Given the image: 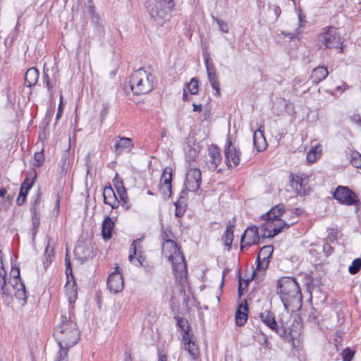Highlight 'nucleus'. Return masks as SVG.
<instances>
[{
    "label": "nucleus",
    "instance_id": "nucleus-33",
    "mask_svg": "<svg viewBox=\"0 0 361 361\" xmlns=\"http://www.w3.org/2000/svg\"><path fill=\"white\" fill-rule=\"evenodd\" d=\"M257 276H256L254 278L247 279L245 280H243V279L239 275L238 278V297L240 298L244 294L245 289L247 287L249 283L253 280V279H257Z\"/></svg>",
    "mask_w": 361,
    "mask_h": 361
},
{
    "label": "nucleus",
    "instance_id": "nucleus-24",
    "mask_svg": "<svg viewBox=\"0 0 361 361\" xmlns=\"http://www.w3.org/2000/svg\"><path fill=\"white\" fill-rule=\"evenodd\" d=\"M253 145L257 152H262L267 147V142L262 130V126L253 133Z\"/></svg>",
    "mask_w": 361,
    "mask_h": 361
},
{
    "label": "nucleus",
    "instance_id": "nucleus-61",
    "mask_svg": "<svg viewBox=\"0 0 361 361\" xmlns=\"http://www.w3.org/2000/svg\"><path fill=\"white\" fill-rule=\"evenodd\" d=\"M60 201H61V196L59 193H57L56 195V204L54 208V212H56V215L59 213V208H60Z\"/></svg>",
    "mask_w": 361,
    "mask_h": 361
},
{
    "label": "nucleus",
    "instance_id": "nucleus-51",
    "mask_svg": "<svg viewBox=\"0 0 361 361\" xmlns=\"http://www.w3.org/2000/svg\"><path fill=\"white\" fill-rule=\"evenodd\" d=\"M298 28L296 29L295 32L294 33L293 32H287L286 31H281V35H283L284 37H287L289 38L290 41H292L295 39L298 38L299 32H298Z\"/></svg>",
    "mask_w": 361,
    "mask_h": 361
},
{
    "label": "nucleus",
    "instance_id": "nucleus-54",
    "mask_svg": "<svg viewBox=\"0 0 361 361\" xmlns=\"http://www.w3.org/2000/svg\"><path fill=\"white\" fill-rule=\"evenodd\" d=\"M196 157H197V152H196L195 149L190 148L186 154V157L190 161H193L195 159Z\"/></svg>",
    "mask_w": 361,
    "mask_h": 361
},
{
    "label": "nucleus",
    "instance_id": "nucleus-38",
    "mask_svg": "<svg viewBox=\"0 0 361 361\" xmlns=\"http://www.w3.org/2000/svg\"><path fill=\"white\" fill-rule=\"evenodd\" d=\"M198 79L192 78L189 84H188V91L191 94H197L198 92Z\"/></svg>",
    "mask_w": 361,
    "mask_h": 361
},
{
    "label": "nucleus",
    "instance_id": "nucleus-52",
    "mask_svg": "<svg viewBox=\"0 0 361 361\" xmlns=\"http://www.w3.org/2000/svg\"><path fill=\"white\" fill-rule=\"evenodd\" d=\"M281 228L279 226H272V228L271 229V231L267 233V238H274V236L279 235L281 233Z\"/></svg>",
    "mask_w": 361,
    "mask_h": 361
},
{
    "label": "nucleus",
    "instance_id": "nucleus-9",
    "mask_svg": "<svg viewBox=\"0 0 361 361\" xmlns=\"http://www.w3.org/2000/svg\"><path fill=\"white\" fill-rule=\"evenodd\" d=\"M319 42L321 43V46H324L325 49L339 48V52L343 51L341 38L336 35L334 27L326 28L325 32L319 37Z\"/></svg>",
    "mask_w": 361,
    "mask_h": 361
},
{
    "label": "nucleus",
    "instance_id": "nucleus-62",
    "mask_svg": "<svg viewBox=\"0 0 361 361\" xmlns=\"http://www.w3.org/2000/svg\"><path fill=\"white\" fill-rule=\"evenodd\" d=\"M54 257V248L51 247L49 243L46 247L44 256H50Z\"/></svg>",
    "mask_w": 361,
    "mask_h": 361
},
{
    "label": "nucleus",
    "instance_id": "nucleus-17",
    "mask_svg": "<svg viewBox=\"0 0 361 361\" xmlns=\"http://www.w3.org/2000/svg\"><path fill=\"white\" fill-rule=\"evenodd\" d=\"M185 185H188L193 192H197L202 183V174L198 169H191L186 174Z\"/></svg>",
    "mask_w": 361,
    "mask_h": 361
},
{
    "label": "nucleus",
    "instance_id": "nucleus-2",
    "mask_svg": "<svg viewBox=\"0 0 361 361\" xmlns=\"http://www.w3.org/2000/svg\"><path fill=\"white\" fill-rule=\"evenodd\" d=\"M174 6L173 0H147L145 3L151 18L158 24L169 20Z\"/></svg>",
    "mask_w": 361,
    "mask_h": 361
},
{
    "label": "nucleus",
    "instance_id": "nucleus-30",
    "mask_svg": "<svg viewBox=\"0 0 361 361\" xmlns=\"http://www.w3.org/2000/svg\"><path fill=\"white\" fill-rule=\"evenodd\" d=\"M30 212H32V238L33 239L35 238V235L37 233L38 228L40 225V219L39 215L37 214V208H30Z\"/></svg>",
    "mask_w": 361,
    "mask_h": 361
},
{
    "label": "nucleus",
    "instance_id": "nucleus-42",
    "mask_svg": "<svg viewBox=\"0 0 361 361\" xmlns=\"http://www.w3.org/2000/svg\"><path fill=\"white\" fill-rule=\"evenodd\" d=\"M174 319L176 321L177 326L180 329L181 331L187 328V326H190L188 324V320L182 317L176 316L174 317Z\"/></svg>",
    "mask_w": 361,
    "mask_h": 361
},
{
    "label": "nucleus",
    "instance_id": "nucleus-46",
    "mask_svg": "<svg viewBox=\"0 0 361 361\" xmlns=\"http://www.w3.org/2000/svg\"><path fill=\"white\" fill-rule=\"evenodd\" d=\"M351 164L353 166L361 169V154L357 152L353 153Z\"/></svg>",
    "mask_w": 361,
    "mask_h": 361
},
{
    "label": "nucleus",
    "instance_id": "nucleus-40",
    "mask_svg": "<svg viewBox=\"0 0 361 361\" xmlns=\"http://www.w3.org/2000/svg\"><path fill=\"white\" fill-rule=\"evenodd\" d=\"M212 18H213L214 21H215L217 23L219 30H221L224 33L228 32L229 28H228V25L226 22H225L221 19H219L218 18L214 17V16H212Z\"/></svg>",
    "mask_w": 361,
    "mask_h": 361
},
{
    "label": "nucleus",
    "instance_id": "nucleus-41",
    "mask_svg": "<svg viewBox=\"0 0 361 361\" xmlns=\"http://www.w3.org/2000/svg\"><path fill=\"white\" fill-rule=\"evenodd\" d=\"M113 183L117 192L126 189L123 179L118 175V173L116 174L113 179Z\"/></svg>",
    "mask_w": 361,
    "mask_h": 361
},
{
    "label": "nucleus",
    "instance_id": "nucleus-6",
    "mask_svg": "<svg viewBox=\"0 0 361 361\" xmlns=\"http://www.w3.org/2000/svg\"><path fill=\"white\" fill-rule=\"evenodd\" d=\"M333 197L339 203L348 206L360 207L361 202L356 193L348 186L338 185L333 192Z\"/></svg>",
    "mask_w": 361,
    "mask_h": 361
},
{
    "label": "nucleus",
    "instance_id": "nucleus-53",
    "mask_svg": "<svg viewBox=\"0 0 361 361\" xmlns=\"http://www.w3.org/2000/svg\"><path fill=\"white\" fill-rule=\"evenodd\" d=\"M108 113V105L106 104H103V109L99 114L100 122L102 123Z\"/></svg>",
    "mask_w": 361,
    "mask_h": 361
},
{
    "label": "nucleus",
    "instance_id": "nucleus-23",
    "mask_svg": "<svg viewBox=\"0 0 361 361\" xmlns=\"http://www.w3.org/2000/svg\"><path fill=\"white\" fill-rule=\"evenodd\" d=\"M235 324L238 326H243L248 318V306L247 300H245L244 302L238 305L235 312Z\"/></svg>",
    "mask_w": 361,
    "mask_h": 361
},
{
    "label": "nucleus",
    "instance_id": "nucleus-13",
    "mask_svg": "<svg viewBox=\"0 0 361 361\" xmlns=\"http://www.w3.org/2000/svg\"><path fill=\"white\" fill-rule=\"evenodd\" d=\"M182 339L184 342L185 349L193 359H195L198 355V348L192 341L193 334L190 326L181 331Z\"/></svg>",
    "mask_w": 361,
    "mask_h": 361
},
{
    "label": "nucleus",
    "instance_id": "nucleus-1",
    "mask_svg": "<svg viewBox=\"0 0 361 361\" xmlns=\"http://www.w3.org/2000/svg\"><path fill=\"white\" fill-rule=\"evenodd\" d=\"M53 336L60 347L55 361H61L66 356L68 349L78 343L80 334L76 323L62 315L61 324L55 327Z\"/></svg>",
    "mask_w": 361,
    "mask_h": 361
},
{
    "label": "nucleus",
    "instance_id": "nucleus-18",
    "mask_svg": "<svg viewBox=\"0 0 361 361\" xmlns=\"http://www.w3.org/2000/svg\"><path fill=\"white\" fill-rule=\"evenodd\" d=\"M37 178V173L35 172V175L32 178H29L26 177V178L23 181L20 185L18 197L16 200V204L18 206H22L26 201L27 195L29 190L33 186L35 180Z\"/></svg>",
    "mask_w": 361,
    "mask_h": 361
},
{
    "label": "nucleus",
    "instance_id": "nucleus-8",
    "mask_svg": "<svg viewBox=\"0 0 361 361\" xmlns=\"http://www.w3.org/2000/svg\"><path fill=\"white\" fill-rule=\"evenodd\" d=\"M10 274L13 277L11 286H9L11 291L15 290L14 296L18 300H23V305H25L27 302L26 290L20 276L19 268L13 267Z\"/></svg>",
    "mask_w": 361,
    "mask_h": 361
},
{
    "label": "nucleus",
    "instance_id": "nucleus-49",
    "mask_svg": "<svg viewBox=\"0 0 361 361\" xmlns=\"http://www.w3.org/2000/svg\"><path fill=\"white\" fill-rule=\"evenodd\" d=\"M62 99H63V97H62V94L61 93L60 94V103L58 106L57 114L56 116V122H57L61 118L63 111L64 106L63 104Z\"/></svg>",
    "mask_w": 361,
    "mask_h": 361
},
{
    "label": "nucleus",
    "instance_id": "nucleus-11",
    "mask_svg": "<svg viewBox=\"0 0 361 361\" xmlns=\"http://www.w3.org/2000/svg\"><path fill=\"white\" fill-rule=\"evenodd\" d=\"M224 153L226 158L225 161L229 169L239 165L241 152L233 145L231 140L227 141L225 145Z\"/></svg>",
    "mask_w": 361,
    "mask_h": 361
},
{
    "label": "nucleus",
    "instance_id": "nucleus-55",
    "mask_svg": "<svg viewBox=\"0 0 361 361\" xmlns=\"http://www.w3.org/2000/svg\"><path fill=\"white\" fill-rule=\"evenodd\" d=\"M210 84H211V86L212 87V88L216 91L214 94L216 96H219L220 95V84H219V80L212 82H210Z\"/></svg>",
    "mask_w": 361,
    "mask_h": 361
},
{
    "label": "nucleus",
    "instance_id": "nucleus-44",
    "mask_svg": "<svg viewBox=\"0 0 361 361\" xmlns=\"http://www.w3.org/2000/svg\"><path fill=\"white\" fill-rule=\"evenodd\" d=\"M222 240L227 250L229 251L232 247V243L233 240V235L224 233L222 235Z\"/></svg>",
    "mask_w": 361,
    "mask_h": 361
},
{
    "label": "nucleus",
    "instance_id": "nucleus-27",
    "mask_svg": "<svg viewBox=\"0 0 361 361\" xmlns=\"http://www.w3.org/2000/svg\"><path fill=\"white\" fill-rule=\"evenodd\" d=\"M39 75V73L36 68H28L25 75V85L29 87L35 85L37 82Z\"/></svg>",
    "mask_w": 361,
    "mask_h": 361
},
{
    "label": "nucleus",
    "instance_id": "nucleus-34",
    "mask_svg": "<svg viewBox=\"0 0 361 361\" xmlns=\"http://www.w3.org/2000/svg\"><path fill=\"white\" fill-rule=\"evenodd\" d=\"M272 226H274V223L271 221H268L264 223L259 228L260 232L259 235L262 238H267V233H269L271 231V229L272 228Z\"/></svg>",
    "mask_w": 361,
    "mask_h": 361
},
{
    "label": "nucleus",
    "instance_id": "nucleus-20",
    "mask_svg": "<svg viewBox=\"0 0 361 361\" xmlns=\"http://www.w3.org/2000/svg\"><path fill=\"white\" fill-rule=\"evenodd\" d=\"M74 254L77 259L86 262L94 257L93 247L91 245L79 244L75 247Z\"/></svg>",
    "mask_w": 361,
    "mask_h": 361
},
{
    "label": "nucleus",
    "instance_id": "nucleus-36",
    "mask_svg": "<svg viewBox=\"0 0 361 361\" xmlns=\"http://www.w3.org/2000/svg\"><path fill=\"white\" fill-rule=\"evenodd\" d=\"M361 269V258L355 259L351 265L348 267V271L351 274H356Z\"/></svg>",
    "mask_w": 361,
    "mask_h": 361
},
{
    "label": "nucleus",
    "instance_id": "nucleus-32",
    "mask_svg": "<svg viewBox=\"0 0 361 361\" xmlns=\"http://www.w3.org/2000/svg\"><path fill=\"white\" fill-rule=\"evenodd\" d=\"M73 280V283L72 284V286L71 288H68V286H66V294L68 295V300H69V302L71 304V303H74L77 299V297H78V291H77V288H76V282L74 279ZM68 286V284L67 285Z\"/></svg>",
    "mask_w": 361,
    "mask_h": 361
},
{
    "label": "nucleus",
    "instance_id": "nucleus-43",
    "mask_svg": "<svg viewBox=\"0 0 361 361\" xmlns=\"http://www.w3.org/2000/svg\"><path fill=\"white\" fill-rule=\"evenodd\" d=\"M209 59H210L209 56L207 54L204 56V63L206 66V70H207V75H209V73H216V68H215L214 63H210L209 62Z\"/></svg>",
    "mask_w": 361,
    "mask_h": 361
},
{
    "label": "nucleus",
    "instance_id": "nucleus-5",
    "mask_svg": "<svg viewBox=\"0 0 361 361\" xmlns=\"http://www.w3.org/2000/svg\"><path fill=\"white\" fill-rule=\"evenodd\" d=\"M261 321L271 330L277 334L284 341L294 343L293 337L290 331H288V326L283 321L277 322L275 314L269 310H265L259 314Z\"/></svg>",
    "mask_w": 361,
    "mask_h": 361
},
{
    "label": "nucleus",
    "instance_id": "nucleus-25",
    "mask_svg": "<svg viewBox=\"0 0 361 361\" xmlns=\"http://www.w3.org/2000/svg\"><path fill=\"white\" fill-rule=\"evenodd\" d=\"M329 75L327 68L324 66H318L312 71L310 79L314 85L319 84Z\"/></svg>",
    "mask_w": 361,
    "mask_h": 361
},
{
    "label": "nucleus",
    "instance_id": "nucleus-58",
    "mask_svg": "<svg viewBox=\"0 0 361 361\" xmlns=\"http://www.w3.org/2000/svg\"><path fill=\"white\" fill-rule=\"evenodd\" d=\"M54 259V257L50 256H44V259L43 261V265L45 269H47V267L50 265V264L52 262L53 259Z\"/></svg>",
    "mask_w": 361,
    "mask_h": 361
},
{
    "label": "nucleus",
    "instance_id": "nucleus-47",
    "mask_svg": "<svg viewBox=\"0 0 361 361\" xmlns=\"http://www.w3.org/2000/svg\"><path fill=\"white\" fill-rule=\"evenodd\" d=\"M34 159L36 161V164H35L36 166L39 167L42 166L45 160L43 150L35 152L34 154Z\"/></svg>",
    "mask_w": 361,
    "mask_h": 361
},
{
    "label": "nucleus",
    "instance_id": "nucleus-15",
    "mask_svg": "<svg viewBox=\"0 0 361 361\" xmlns=\"http://www.w3.org/2000/svg\"><path fill=\"white\" fill-rule=\"evenodd\" d=\"M6 276L4 264H0V297L4 303H9L12 300V291L10 286L6 284Z\"/></svg>",
    "mask_w": 361,
    "mask_h": 361
},
{
    "label": "nucleus",
    "instance_id": "nucleus-48",
    "mask_svg": "<svg viewBox=\"0 0 361 361\" xmlns=\"http://www.w3.org/2000/svg\"><path fill=\"white\" fill-rule=\"evenodd\" d=\"M236 219L233 216L232 219L229 220L227 223L226 231L224 233L233 235L234 228L235 227Z\"/></svg>",
    "mask_w": 361,
    "mask_h": 361
},
{
    "label": "nucleus",
    "instance_id": "nucleus-35",
    "mask_svg": "<svg viewBox=\"0 0 361 361\" xmlns=\"http://www.w3.org/2000/svg\"><path fill=\"white\" fill-rule=\"evenodd\" d=\"M65 263H66V277H67V283H66V286H67L70 283V278H71V279H74V277L73 275V271H72V268H71V260H70L68 252L66 255Z\"/></svg>",
    "mask_w": 361,
    "mask_h": 361
},
{
    "label": "nucleus",
    "instance_id": "nucleus-21",
    "mask_svg": "<svg viewBox=\"0 0 361 361\" xmlns=\"http://www.w3.org/2000/svg\"><path fill=\"white\" fill-rule=\"evenodd\" d=\"M114 140V151L116 155H120L124 150L130 151L134 147L131 138L118 135Z\"/></svg>",
    "mask_w": 361,
    "mask_h": 361
},
{
    "label": "nucleus",
    "instance_id": "nucleus-63",
    "mask_svg": "<svg viewBox=\"0 0 361 361\" xmlns=\"http://www.w3.org/2000/svg\"><path fill=\"white\" fill-rule=\"evenodd\" d=\"M142 251H137V255H136V260L137 261L140 266H142L143 262L145 261V258L142 255Z\"/></svg>",
    "mask_w": 361,
    "mask_h": 361
},
{
    "label": "nucleus",
    "instance_id": "nucleus-59",
    "mask_svg": "<svg viewBox=\"0 0 361 361\" xmlns=\"http://www.w3.org/2000/svg\"><path fill=\"white\" fill-rule=\"evenodd\" d=\"M316 159V152L312 149L307 154V160L310 162H314Z\"/></svg>",
    "mask_w": 361,
    "mask_h": 361
},
{
    "label": "nucleus",
    "instance_id": "nucleus-56",
    "mask_svg": "<svg viewBox=\"0 0 361 361\" xmlns=\"http://www.w3.org/2000/svg\"><path fill=\"white\" fill-rule=\"evenodd\" d=\"M187 202V199L183 195H180L178 200L174 202V206L176 208L179 207V206H181L183 204H185V203Z\"/></svg>",
    "mask_w": 361,
    "mask_h": 361
},
{
    "label": "nucleus",
    "instance_id": "nucleus-57",
    "mask_svg": "<svg viewBox=\"0 0 361 361\" xmlns=\"http://www.w3.org/2000/svg\"><path fill=\"white\" fill-rule=\"evenodd\" d=\"M142 240V238H137V239L133 240L131 244L133 249L136 250L137 251H139L142 248V247L140 245V243Z\"/></svg>",
    "mask_w": 361,
    "mask_h": 361
},
{
    "label": "nucleus",
    "instance_id": "nucleus-12",
    "mask_svg": "<svg viewBox=\"0 0 361 361\" xmlns=\"http://www.w3.org/2000/svg\"><path fill=\"white\" fill-rule=\"evenodd\" d=\"M171 180H172V169L166 167L161 177L159 183V191L165 200L171 197Z\"/></svg>",
    "mask_w": 361,
    "mask_h": 361
},
{
    "label": "nucleus",
    "instance_id": "nucleus-64",
    "mask_svg": "<svg viewBox=\"0 0 361 361\" xmlns=\"http://www.w3.org/2000/svg\"><path fill=\"white\" fill-rule=\"evenodd\" d=\"M271 215L270 214V212L269 211L268 212L265 213L264 214L262 215L261 216V218L263 219V220H266L267 221L266 222H268V221H271L273 222L274 220L272 219L271 218Z\"/></svg>",
    "mask_w": 361,
    "mask_h": 361
},
{
    "label": "nucleus",
    "instance_id": "nucleus-45",
    "mask_svg": "<svg viewBox=\"0 0 361 361\" xmlns=\"http://www.w3.org/2000/svg\"><path fill=\"white\" fill-rule=\"evenodd\" d=\"M43 82L45 84L48 92L51 97L53 96V85H51L50 78L49 75L44 71L43 73Z\"/></svg>",
    "mask_w": 361,
    "mask_h": 361
},
{
    "label": "nucleus",
    "instance_id": "nucleus-7",
    "mask_svg": "<svg viewBox=\"0 0 361 361\" xmlns=\"http://www.w3.org/2000/svg\"><path fill=\"white\" fill-rule=\"evenodd\" d=\"M273 251L274 246L271 245H264L260 249L256 259L257 267L252 272V278L258 276V271H262V275L259 276V280L263 279L264 272L269 267Z\"/></svg>",
    "mask_w": 361,
    "mask_h": 361
},
{
    "label": "nucleus",
    "instance_id": "nucleus-60",
    "mask_svg": "<svg viewBox=\"0 0 361 361\" xmlns=\"http://www.w3.org/2000/svg\"><path fill=\"white\" fill-rule=\"evenodd\" d=\"M350 118L353 123L361 126V117L359 114H353Z\"/></svg>",
    "mask_w": 361,
    "mask_h": 361
},
{
    "label": "nucleus",
    "instance_id": "nucleus-31",
    "mask_svg": "<svg viewBox=\"0 0 361 361\" xmlns=\"http://www.w3.org/2000/svg\"><path fill=\"white\" fill-rule=\"evenodd\" d=\"M270 214L272 216L271 218L274 221H278L280 216L285 212L283 204H277L272 207L270 210Z\"/></svg>",
    "mask_w": 361,
    "mask_h": 361
},
{
    "label": "nucleus",
    "instance_id": "nucleus-29",
    "mask_svg": "<svg viewBox=\"0 0 361 361\" xmlns=\"http://www.w3.org/2000/svg\"><path fill=\"white\" fill-rule=\"evenodd\" d=\"M92 23L94 24L95 35L99 39L103 38L105 31L104 27L100 23V18L97 14L92 13Z\"/></svg>",
    "mask_w": 361,
    "mask_h": 361
},
{
    "label": "nucleus",
    "instance_id": "nucleus-50",
    "mask_svg": "<svg viewBox=\"0 0 361 361\" xmlns=\"http://www.w3.org/2000/svg\"><path fill=\"white\" fill-rule=\"evenodd\" d=\"M186 207H187V202L185 203V204H183L181 206H179V207L176 208L175 216L178 218L182 217L186 211Z\"/></svg>",
    "mask_w": 361,
    "mask_h": 361
},
{
    "label": "nucleus",
    "instance_id": "nucleus-10",
    "mask_svg": "<svg viewBox=\"0 0 361 361\" xmlns=\"http://www.w3.org/2000/svg\"><path fill=\"white\" fill-rule=\"evenodd\" d=\"M260 238L259 228L256 226L247 228L240 238V250H243L245 246L250 247L252 245H259Z\"/></svg>",
    "mask_w": 361,
    "mask_h": 361
},
{
    "label": "nucleus",
    "instance_id": "nucleus-4",
    "mask_svg": "<svg viewBox=\"0 0 361 361\" xmlns=\"http://www.w3.org/2000/svg\"><path fill=\"white\" fill-rule=\"evenodd\" d=\"M277 293L285 304L291 299H302V293L295 278L283 276L278 280Z\"/></svg>",
    "mask_w": 361,
    "mask_h": 361
},
{
    "label": "nucleus",
    "instance_id": "nucleus-19",
    "mask_svg": "<svg viewBox=\"0 0 361 361\" xmlns=\"http://www.w3.org/2000/svg\"><path fill=\"white\" fill-rule=\"evenodd\" d=\"M207 164L211 170H216L221 161L220 149L215 145H212L208 148Z\"/></svg>",
    "mask_w": 361,
    "mask_h": 361
},
{
    "label": "nucleus",
    "instance_id": "nucleus-39",
    "mask_svg": "<svg viewBox=\"0 0 361 361\" xmlns=\"http://www.w3.org/2000/svg\"><path fill=\"white\" fill-rule=\"evenodd\" d=\"M117 193L120 197L121 201L123 202L122 206L125 208V209H129L130 205L128 204L126 189L118 191Z\"/></svg>",
    "mask_w": 361,
    "mask_h": 361
},
{
    "label": "nucleus",
    "instance_id": "nucleus-14",
    "mask_svg": "<svg viewBox=\"0 0 361 361\" xmlns=\"http://www.w3.org/2000/svg\"><path fill=\"white\" fill-rule=\"evenodd\" d=\"M290 186L296 192L297 195L304 197L310 194V189L304 183V180L299 175H294L290 173L289 175Z\"/></svg>",
    "mask_w": 361,
    "mask_h": 361
},
{
    "label": "nucleus",
    "instance_id": "nucleus-28",
    "mask_svg": "<svg viewBox=\"0 0 361 361\" xmlns=\"http://www.w3.org/2000/svg\"><path fill=\"white\" fill-rule=\"evenodd\" d=\"M181 263H173V271L176 276L180 278V280L183 279L184 276H186L187 274L186 262L183 255H181Z\"/></svg>",
    "mask_w": 361,
    "mask_h": 361
},
{
    "label": "nucleus",
    "instance_id": "nucleus-3",
    "mask_svg": "<svg viewBox=\"0 0 361 361\" xmlns=\"http://www.w3.org/2000/svg\"><path fill=\"white\" fill-rule=\"evenodd\" d=\"M154 77L143 68L134 71L130 78V89L135 95L145 94L153 90Z\"/></svg>",
    "mask_w": 361,
    "mask_h": 361
},
{
    "label": "nucleus",
    "instance_id": "nucleus-22",
    "mask_svg": "<svg viewBox=\"0 0 361 361\" xmlns=\"http://www.w3.org/2000/svg\"><path fill=\"white\" fill-rule=\"evenodd\" d=\"M102 196L104 203L109 205L112 209H117L119 207L120 203L118 197L110 184L104 188Z\"/></svg>",
    "mask_w": 361,
    "mask_h": 361
},
{
    "label": "nucleus",
    "instance_id": "nucleus-26",
    "mask_svg": "<svg viewBox=\"0 0 361 361\" xmlns=\"http://www.w3.org/2000/svg\"><path fill=\"white\" fill-rule=\"evenodd\" d=\"M115 224L110 216H106L102 224V235L104 240H107L111 238L113 229Z\"/></svg>",
    "mask_w": 361,
    "mask_h": 361
},
{
    "label": "nucleus",
    "instance_id": "nucleus-37",
    "mask_svg": "<svg viewBox=\"0 0 361 361\" xmlns=\"http://www.w3.org/2000/svg\"><path fill=\"white\" fill-rule=\"evenodd\" d=\"M355 354V351L350 348L347 347L341 353L343 361H351Z\"/></svg>",
    "mask_w": 361,
    "mask_h": 361
},
{
    "label": "nucleus",
    "instance_id": "nucleus-16",
    "mask_svg": "<svg viewBox=\"0 0 361 361\" xmlns=\"http://www.w3.org/2000/svg\"><path fill=\"white\" fill-rule=\"evenodd\" d=\"M123 286L122 274L118 271L117 267L114 272L109 274L107 279V287L111 292L118 293L123 290Z\"/></svg>",
    "mask_w": 361,
    "mask_h": 361
}]
</instances>
